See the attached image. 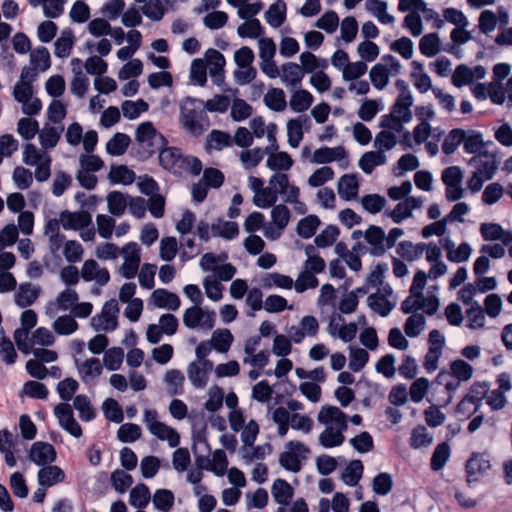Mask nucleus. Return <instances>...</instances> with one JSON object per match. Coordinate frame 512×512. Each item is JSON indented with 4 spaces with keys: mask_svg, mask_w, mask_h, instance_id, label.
I'll return each instance as SVG.
<instances>
[{
    "mask_svg": "<svg viewBox=\"0 0 512 512\" xmlns=\"http://www.w3.org/2000/svg\"><path fill=\"white\" fill-rule=\"evenodd\" d=\"M203 60L211 77L216 78V82L219 84L222 81L223 69L226 63L223 54L211 48L205 52Z\"/></svg>",
    "mask_w": 512,
    "mask_h": 512,
    "instance_id": "c85d7f7f",
    "label": "nucleus"
},
{
    "mask_svg": "<svg viewBox=\"0 0 512 512\" xmlns=\"http://www.w3.org/2000/svg\"><path fill=\"white\" fill-rule=\"evenodd\" d=\"M63 129L45 124L38 132V139L43 150H51L58 144Z\"/></svg>",
    "mask_w": 512,
    "mask_h": 512,
    "instance_id": "79ce46f5",
    "label": "nucleus"
},
{
    "mask_svg": "<svg viewBox=\"0 0 512 512\" xmlns=\"http://www.w3.org/2000/svg\"><path fill=\"white\" fill-rule=\"evenodd\" d=\"M233 340L234 337L229 329L219 328L212 333L210 342L213 349L220 353H226L230 349Z\"/></svg>",
    "mask_w": 512,
    "mask_h": 512,
    "instance_id": "5fc2aeb1",
    "label": "nucleus"
},
{
    "mask_svg": "<svg viewBox=\"0 0 512 512\" xmlns=\"http://www.w3.org/2000/svg\"><path fill=\"white\" fill-rule=\"evenodd\" d=\"M403 329L407 337H419L426 329L425 316L422 313H413L405 320Z\"/></svg>",
    "mask_w": 512,
    "mask_h": 512,
    "instance_id": "de8ad7c7",
    "label": "nucleus"
},
{
    "mask_svg": "<svg viewBox=\"0 0 512 512\" xmlns=\"http://www.w3.org/2000/svg\"><path fill=\"white\" fill-rule=\"evenodd\" d=\"M64 479L65 472L56 465H46L37 473L38 484L44 488H48L61 483L64 481Z\"/></svg>",
    "mask_w": 512,
    "mask_h": 512,
    "instance_id": "7c9ffc66",
    "label": "nucleus"
},
{
    "mask_svg": "<svg viewBox=\"0 0 512 512\" xmlns=\"http://www.w3.org/2000/svg\"><path fill=\"white\" fill-rule=\"evenodd\" d=\"M304 251L306 255L304 270L312 274L322 273L326 268V263L319 255L317 248L314 245H307Z\"/></svg>",
    "mask_w": 512,
    "mask_h": 512,
    "instance_id": "a18cd8bd",
    "label": "nucleus"
},
{
    "mask_svg": "<svg viewBox=\"0 0 512 512\" xmlns=\"http://www.w3.org/2000/svg\"><path fill=\"white\" fill-rule=\"evenodd\" d=\"M212 370L213 362L192 361L187 367V376L194 388L202 389L208 384Z\"/></svg>",
    "mask_w": 512,
    "mask_h": 512,
    "instance_id": "6ab92c4d",
    "label": "nucleus"
},
{
    "mask_svg": "<svg viewBox=\"0 0 512 512\" xmlns=\"http://www.w3.org/2000/svg\"><path fill=\"white\" fill-rule=\"evenodd\" d=\"M304 71L299 64L286 62L281 65V81L287 87H294L300 84L304 78Z\"/></svg>",
    "mask_w": 512,
    "mask_h": 512,
    "instance_id": "ea45409f",
    "label": "nucleus"
},
{
    "mask_svg": "<svg viewBox=\"0 0 512 512\" xmlns=\"http://www.w3.org/2000/svg\"><path fill=\"white\" fill-rule=\"evenodd\" d=\"M149 304L157 308L175 311L180 307V299L175 293L159 288L151 293Z\"/></svg>",
    "mask_w": 512,
    "mask_h": 512,
    "instance_id": "bb28decb",
    "label": "nucleus"
},
{
    "mask_svg": "<svg viewBox=\"0 0 512 512\" xmlns=\"http://www.w3.org/2000/svg\"><path fill=\"white\" fill-rule=\"evenodd\" d=\"M34 81L35 79L30 78V70L22 69L13 88V97L21 104V111L27 116L37 115L42 109L41 100L35 96Z\"/></svg>",
    "mask_w": 512,
    "mask_h": 512,
    "instance_id": "f03ea898",
    "label": "nucleus"
},
{
    "mask_svg": "<svg viewBox=\"0 0 512 512\" xmlns=\"http://www.w3.org/2000/svg\"><path fill=\"white\" fill-rule=\"evenodd\" d=\"M363 235L367 251L373 256H382L388 250L387 238L385 231L375 225L369 226L363 233L354 231L353 238Z\"/></svg>",
    "mask_w": 512,
    "mask_h": 512,
    "instance_id": "9b49d317",
    "label": "nucleus"
},
{
    "mask_svg": "<svg viewBox=\"0 0 512 512\" xmlns=\"http://www.w3.org/2000/svg\"><path fill=\"white\" fill-rule=\"evenodd\" d=\"M123 263L118 267L117 273L124 279L134 278L141 264V248L136 242H128L120 249Z\"/></svg>",
    "mask_w": 512,
    "mask_h": 512,
    "instance_id": "0eeeda50",
    "label": "nucleus"
},
{
    "mask_svg": "<svg viewBox=\"0 0 512 512\" xmlns=\"http://www.w3.org/2000/svg\"><path fill=\"white\" fill-rule=\"evenodd\" d=\"M398 9L401 12H406L407 10H416L419 15H423L426 21H432L438 14L435 10L429 8L424 0H404L399 2Z\"/></svg>",
    "mask_w": 512,
    "mask_h": 512,
    "instance_id": "3c124183",
    "label": "nucleus"
},
{
    "mask_svg": "<svg viewBox=\"0 0 512 512\" xmlns=\"http://www.w3.org/2000/svg\"><path fill=\"white\" fill-rule=\"evenodd\" d=\"M387 162V156L382 151H367L359 159V168L365 174H371L378 166H382Z\"/></svg>",
    "mask_w": 512,
    "mask_h": 512,
    "instance_id": "a19ab883",
    "label": "nucleus"
},
{
    "mask_svg": "<svg viewBox=\"0 0 512 512\" xmlns=\"http://www.w3.org/2000/svg\"><path fill=\"white\" fill-rule=\"evenodd\" d=\"M413 72L411 78L414 86L421 92L426 93L432 88V83L429 75L425 72L423 64L413 61Z\"/></svg>",
    "mask_w": 512,
    "mask_h": 512,
    "instance_id": "052dcab7",
    "label": "nucleus"
},
{
    "mask_svg": "<svg viewBox=\"0 0 512 512\" xmlns=\"http://www.w3.org/2000/svg\"><path fill=\"white\" fill-rule=\"evenodd\" d=\"M129 196L119 191H112L107 195L108 211L114 216H122L128 206Z\"/></svg>",
    "mask_w": 512,
    "mask_h": 512,
    "instance_id": "bf43d9fd",
    "label": "nucleus"
},
{
    "mask_svg": "<svg viewBox=\"0 0 512 512\" xmlns=\"http://www.w3.org/2000/svg\"><path fill=\"white\" fill-rule=\"evenodd\" d=\"M441 180L445 185V198L449 202H456L464 197L463 171L459 166H450L442 171Z\"/></svg>",
    "mask_w": 512,
    "mask_h": 512,
    "instance_id": "1a4fd4ad",
    "label": "nucleus"
},
{
    "mask_svg": "<svg viewBox=\"0 0 512 512\" xmlns=\"http://www.w3.org/2000/svg\"><path fill=\"white\" fill-rule=\"evenodd\" d=\"M286 4L282 0L271 4L264 14L266 22L273 28H279L286 20Z\"/></svg>",
    "mask_w": 512,
    "mask_h": 512,
    "instance_id": "49530a36",
    "label": "nucleus"
},
{
    "mask_svg": "<svg viewBox=\"0 0 512 512\" xmlns=\"http://www.w3.org/2000/svg\"><path fill=\"white\" fill-rule=\"evenodd\" d=\"M184 381V374L177 369H170L164 375L167 392L171 396L182 394Z\"/></svg>",
    "mask_w": 512,
    "mask_h": 512,
    "instance_id": "4d7b16f0",
    "label": "nucleus"
},
{
    "mask_svg": "<svg viewBox=\"0 0 512 512\" xmlns=\"http://www.w3.org/2000/svg\"><path fill=\"white\" fill-rule=\"evenodd\" d=\"M317 421L324 426L318 436V443L325 449L341 446L345 441L348 416L337 406L323 405L317 414Z\"/></svg>",
    "mask_w": 512,
    "mask_h": 512,
    "instance_id": "f257e3e1",
    "label": "nucleus"
},
{
    "mask_svg": "<svg viewBox=\"0 0 512 512\" xmlns=\"http://www.w3.org/2000/svg\"><path fill=\"white\" fill-rule=\"evenodd\" d=\"M271 494L280 507H285L290 504L294 496V488L287 481L276 479L271 486Z\"/></svg>",
    "mask_w": 512,
    "mask_h": 512,
    "instance_id": "e433bc0d",
    "label": "nucleus"
},
{
    "mask_svg": "<svg viewBox=\"0 0 512 512\" xmlns=\"http://www.w3.org/2000/svg\"><path fill=\"white\" fill-rule=\"evenodd\" d=\"M215 312L194 305L185 310L183 323L189 329L211 330L215 324Z\"/></svg>",
    "mask_w": 512,
    "mask_h": 512,
    "instance_id": "9d476101",
    "label": "nucleus"
},
{
    "mask_svg": "<svg viewBox=\"0 0 512 512\" xmlns=\"http://www.w3.org/2000/svg\"><path fill=\"white\" fill-rule=\"evenodd\" d=\"M265 153L267 155L266 167L274 173H287L294 165V160L291 155L285 151L279 150L277 141L269 144L265 148Z\"/></svg>",
    "mask_w": 512,
    "mask_h": 512,
    "instance_id": "f8f14e48",
    "label": "nucleus"
},
{
    "mask_svg": "<svg viewBox=\"0 0 512 512\" xmlns=\"http://www.w3.org/2000/svg\"><path fill=\"white\" fill-rule=\"evenodd\" d=\"M59 215L61 217V226L64 230L78 231L92 224V216L85 210L76 212L64 210Z\"/></svg>",
    "mask_w": 512,
    "mask_h": 512,
    "instance_id": "4be33fe9",
    "label": "nucleus"
},
{
    "mask_svg": "<svg viewBox=\"0 0 512 512\" xmlns=\"http://www.w3.org/2000/svg\"><path fill=\"white\" fill-rule=\"evenodd\" d=\"M119 306L115 299L105 302L101 312L93 316L90 326L97 332H112L118 326Z\"/></svg>",
    "mask_w": 512,
    "mask_h": 512,
    "instance_id": "6e6552de",
    "label": "nucleus"
},
{
    "mask_svg": "<svg viewBox=\"0 0 512 512\" xmlns=\"http://www.w3.org/2000/svg\"><path fill=\"white\" fill-rule=\"evenodd\" d=\"M233 145L232 136L225 131L212 130L207 136V146L210 149L221 151Z\"/></svg>",
    "mask_w": 512,
    "mask_h": 512,
    "instance_id": "69168bd1",
    "label": "nucleus"
},
{
    "mask_svg": "<svg viewBox=\"0 0 512 512\" xmlns=\"http://www.w3.org/2000/svg\"><path fill=\"white\" fill-rule=\"evenodd\" d=\"M75 37L71 30H63L54 42V53L58 58H67L71 54Z\"/></svg>",
    "mask_w": 512,
    "mask_h": 512,
    "instance_id": "09e8293b",
    "label": "nucleus"
},
{
    "mask_svg": "<svg viewBox=\"0 0 512 512\" xmlns=\"http://www.w3.org/2000/svg\"><path fill=\"white\" fill-rule=\"evenodd\" d=\"M75 365L80 379L85 384L95 382L103 373V365L101 361L95 357L85 360L76 359Z\"/></svg>",
    "mask_w": 512,
    "mask_h": 512,
    "instance_id": "a211bd4d",
    "label": "nucleus"
},
{
    "mask_svg": "<svg viewBox=\"0 0 512 512\" xmlns=\"http://www.w3.org/2000/svg\"><path fill=\"white\" fill-rule=\"evenodd\" d=\"M419 50L426 57H435L442 50V41L436 32H430L423 35L419 40Z\"/></svg>",
    "mask_w": 512,
    "mask_h": 512,
    "instance_id": "58836bf2",
    "label": "nucleus"
},
{
    "mask_svg": "<svg viewBox=\"0 0 512 512\" xmlns=\"http://www.w3.org/2000/svg\"><path fill=\"white\" fill-rule=\"evenodd\" d=\"M314 102L313 95L305 89L295 90L289 99L290 109L296 113L307 111Z\"/></svg>",
    "mask_w": 512,
    "mask_h": 512,
    "instance_id": "c03bdc74",
    "label": "nucleus"
},
{
    "mask_svg": "<svg viewBox=\"0 0 512 512\" xmlns=\"http://www.w3.org/2000/svg\"><path fill=\"white\" fill-rule=\"evenodd\" d=\"M265 154V149L260 147L245 148L239 152V160L246 170H251L261 163Z\"/></svg>",
    "mask_w": 512,
    "mask_h": 512,
    "instance_id": "864d4df0",
    "label": "nucleus"
},
{
    "mask_svg": "<svg viewBox=\"0 0 512 512\" xmlns=\"http://www.w3.org/2000/svg\"><path fill=\"white\" fill-rule=\"evenodd\" d=\"M56 451L53 445L37 441L31 445L29 459L38 466H46L56 460Z\"/></svg>",
    "mask_w": 512,
    "mask_h": 512,
    "instance_id": "393cba45",
    "label": "nucleus"
},
{
    "mask_svg": "<svg viewBox=\"0 0 512 512\" xmlns=\"http://www.w3.org/2000/svg\"><path fill=\"white\" fill-rule=\"evenodd\" d=\"M392 295V288L385 284L378 292L367 297V305L380 316H387L396 306V302L390 299Z\"/></svg>",
    "mask_w": 512,
    "mask_h": 512,
    "instance_id": "ddd939ff",
    "label": "nucleus"
},
{
    "mask_svg": "<svg viewBox=\"0 0 512 512\" xmlns=\"http://www.w3.org/2000/svg\"><path fill=\"white\" fill-rule=\"evenodd\" d=\"M260 283L265 289H273L278 288L281 290H291L294 285V280L285 274H281L279 272H271L264 274Z\"/></svg>",
    "mask_w": 512,
    "mask_h": 512,
    "instance_id": "f704fd0d",
    "label": "nucleus"
},
{
    "mask_svg": "<svg viewBox=\"0 0 512 512\" xmlns=\"http://www.w3.org/2000/svg\"><path fill=\"white\" fill-rule=\"evenodd\" d=\"M264 104L272 111L282 112L287 107L286 95L282 88H269L263 97Z\"/></svg>",
    "mask_w": 512,
    "mask_h": 512,
    "instance_id": "37998d69",
    "label": "nucleus"
},
{
    "mask_svg": "<svg viewBox=\"0 0 512 512\" xmlns=\"http://www.w3.org/2000/svg\"><path fill=\"white\" fill-rule=\"evenodd\" d=\"M195 103L196 100L192 98H186L182 102L180 108V122L189 134L199 136L204 132V127L197 119Z\"/></svg>",
    "mask_w": 512,
    "mask_h": 512,
    "instance_id": "2eb2a0df",
    "label": "nucleus"
},
{
    "mask_svg": "<svg viewBox=\"0 0 512 512\" xmlns=\"http://www.w3.org/2000/svg\"><path fill=\"white\" fill-rule=\"evenodd\" d=\"M365 8L382 24H393L395 22L394 16L387 12V3L384 1L367 0Z\"/></svg>",
    "mask_w": 512,
    "mask_h": 512,
    "instance_id": "8fccbe9b",
    "label": "nucleus"
},
{
    "mask_svg": "<svg viewBox=\"0 0 512 512\" xmlns=\"http://www.w3.org/2000/svg\"><path fill=\"white\" fill-rule=\"evenodd\" d=\"M41 288L31 283H22L14 293V302L20 308L31 306L39 297Z\"/></svg>",
    "mask_w": 512,
    "mask_h": 512,
    "instance_id": "cd10ccee",
    "label": "nucleus"
},
{
    "mask_svg": "<svg viewBox=\"0 0 512 512\" xmlns=\"http://www.w3.org/2000/svg\"><path fill=\"white\" fill-rule=\"evenodd\" d=\"M136 140L146 148L149 153H154L156 149H160L164 143V138L154 128L151 122L140 124L136 130Z\"/></svg>",
    "mask_w": 512,
    "mask_h": 512,
    "instance_id": "dca6fc26",
    "label": "nucleus"
},
{
    "mask_svg": "<svg viewBox=\"0 0 512 512\" xmlns=\"http://www.w3.org/2000/svg\"><path fill=\"white\" fill-rule=\"evenodd\" d=\"M54 414L58 419L59 425L69 434L76 438H79L82 435V429L74 419L72 406L70 404H57L54 407Z\"/></svg>",
    "mask_w": 512,
    "mask_h": 512,
    "instance_id": "f3484780",
    "label": "nucleus"
},
{
    "mask_svg": "<svg viewBox=\"0 0 512 512\" xmlns=\"http://www.w3.org/2000/svg\"><path fill=\"white\" fill-rule=\"evenodd\" d=\"M426 248V243L414 244L410 241H403L397 247V254L407 261H415L421 257Z\"/></svg>",
    "mask_w": 512,
    "mask_h": 512,
    "instance_id": "e2e57ef3",
    "label": "nucleus"
},
{
    "mask_svg": "<svg viewBox=\"0 0 512 512\" xmlns=\"http://www.w3.org/2000/svg\"><path fill=\"white\" fill-rule=\"evenodd\" d=\"M135 173L126 165L111 166L108 179L114 184L129 185L134 182Z\"/></svg>",
    "mask_w": 512,
    "mask_h": 512,
    "instance_id": "680f3d73",
    "label": "nucleus"
},
{
    "mask_svg": "<svg viewBox=\"0 0 512 512\" xmlns=\"http://www.w3.org/2000/svg\"><path fill=\"white\" fill-rule=\"evenodd\" d=\"M400 70V63L393 56H386L382 62L370 69L369 78L375 89L383 90L388 85L390 77L398 75Z\"/></svg>",
    "mask_w": 512,
    "mask_h": 512,
    "instance_id": "39448f33",
    "label": "nucleus"
},
{
    "mask_svg": "<svg viewBox=\"0 0 512 512\" xmlns=\"http://www.w3.org/2000/svg\"><path fill=\"white\" fill-rule=\"evenodd\" d=\"M479 232L483 240L487 242L500 241L504 245H509L512 242V231L504 229L495 222L481 223Z\"/></svg>",
    "mask_w": 512,
    "mask_h": 512,
    "instance_id": "5701e85b",
    "label": "nucleus"
},
{
    "mask_svg": "<svg viewBox=\"0 0 512 512\" xmlns=\"http://www.w3.org/2000/svg\"><path fill=\"white\" fill-rule=\"evenodd\" d=\"M413 96L409 88L403 87L398 95L396 102L392 106L391 112L393 117L404 122L408 123L411 121L413 115L411 111V106L413 105Z\"/></svg>",
    "mask_w": 512,
    "mask_h": 512,
    "instance_id": "aec40b11",
    "label": "nucleus"
},
{
    "mask_svg": "<svg viewBox=\"0 0 512 512\" xmlns=\"http://www.w3.org/2000/svg\"><path fill=\"white\" fill-rule=\"evenodd\" d=\"M307 116L290 119L287 122L288 143L292 148H297L303 139V127L309 125Z\"/></svg>",
    "mask_w": 512,
    "mask_h": 512,
    "instance_id": "4c0bfd02",
    "label": "nucleus"
},
{
    "mask_svg": "<svg viewBox=\"0 0 512 512\" xmlns=\"http://www.w3.org/2000/svg\"><path fill=\"white\" fill-rule=\"evenodd\" d=\"M81 277L86 282L95 281L100 286H104L110 281L109 271L101 267L94 259L84 261L81 267Z\"/></svg>",
    "mask_w": 512,
    "mask_h": 512,
    "instance_id": "b1692460",
    "label": "nucleus"
},
{
    "mask_svg": "<svg viewBox=\"0 0 512 512\" xmlns=\"http://www.w3.org/2000/svg\"><path fill=\"white\" fill-rule=\"evenodd\" d=\"M442 135L443 131L440 128H432L429 122H419L413 129L414 141L417 144L426 142L429 137L439 141Z\"/></svg>",
    "mask_w": 512,
    "mask_h": 512,
    "instance_id": "13d9d810",
    "label": "nucleus"
},
{
    "mask_svg": "<svg viewBox=\"0 0 512 512\" xmlns=\"http://www.w3.org/2000/svg\"><path fill=\"white\" fill-rule=\"evenodd\" d=\"M159 163L164 169L175 174L189 171L193 175H198L202 170V163L199 159L184 156L176 147H160Z\"/></svg>",
    "mask_w": 512,
    "mask_h": 512,
    "instance_id": "7ed1b4c3",
    "label": "nucleus"
},
{
    "mask_svg": "<svg viewBox=\"0 0 512 512\" xmlns=\"http://www.w3.org/2000/svg\"><path fill=\"white\" fill-rule=\"evenodd\" d=\"M131 139L124 133H116L106 144V151L112 156L123 155L128 149Z\"/></svg>",
    "mask_w": 512,
    "mask_h": 512,
    "instance_id": "338daca9",
    "label": "nucleus"
},
{
    "mask_svg": "<svg viewBox=\"0 0 512 512\" xmlns=\"http://www.w3.org/2000/svg\"><path fill=\"white\" fill-rule=\"evenodd\" d=\"M346 157L344 147H322L314 151L310 161L315 164H326L333 161L342 160Z\"/></svg>",
    "mask_w": 512,
    "mask_h": 512,
    "instance_id": "c9c22d12",
    "label": "nucleus"
},
{
    "mask_svg": "<svg viewBox=\"0 0 512 512\" xmlns=\"http://www.w3.org/2000/svg\"><path fill=\"white\" fill-rule=\"evenodd\" d=\"M359 190L358 178L355 174L341 176L337 183V191L341 199L351 201L357 198Z\"/></svg>",
    "mask_w": 512,
    "mask_h": 512,
    "instance_id": "2f4dec72",
    "label": "nucleus"
},
{
    "mask_svg": "<svg viewBox=\"0 0 512 512\" xmlns=\"http://www.w3.org/2000/svg\"><path fill=\"white\" fill-rule=\"evenodd\" d=\"M485 312L478 302L472 303L466 311L467 327L472 330H478L485 327L486 318Z\"/></svg>",
    "mask_w": 512,
    "mask_h": 512,
    "instance_id": "774afa93",
    "label": "nucleus"
},
{
    "mask_svg": "<svg viewBox=\"0 0 512 512\" xmlns=\"http://www.w3.org/2000/svg\"><path fill=\"white\" fill-rule=\"evenodd\" d=\"M491 467L490 460L484 454H474L466 464L468 481L477 480Z\"/></svg>",
    "mask_w": 512,
    "mask_h": 512,
    "instance_id": "72a5a7b5",
    "label": "nucleus"
},
{
    "mask_svg": "<svg viewBox=\"0 0 512 512\" xmlns=\"http://www.w3.org/2000/svg\"><path fill=\"white\" fill-rule=\"evenodd\" d=\"M211 233L214 237L230 240L238 235L239 228L235 222L217 219L211 225Z\"/></svg>",
    "mask_w": 512,
    "mask_h": 512,
    "instance_id": "603ef678",
    "label": "nucleus"
},
{
    "mask_svg": "<svg viewBox=\"0 0 512 512\" xmlns=\"http://www.w3.org/2000/svg\"><path fill=\"white\" fill-rule=\"evenodd\" d=\"M264 28L256 18L245 20L237 28V34L241 38L259 39L263 36Z\"/></svg>",
    "mask_w": 512,
    "mask_h": 512,
    "instance_id": "0e129e2a",
    "label": "nucleus"
},
{
    "mask_svg": "<svg viewBox=\"0 0 512 512\" xmlns=\"http://www.w3.org/2000/svg\"><path fill=\"white\" fill-rule=\"evenodd\" d=\"M510 17L507 10L499 7L496 12L492 10H483L478 17V29L482 34H490L493 32L497 25L507 26Z\"/></svg>",
    "mask_w": 512,
    "mask_h": 512,
    "instance_id": "4468645a",
    "label": "nucleus"
},
{
    "mask_svg": "<svg viewBox=\"0 0 512 512\" xmlns=\"http://www.w3.org/2000/svg\"><path fill=\"white\" fill-rule=\"evenodd\" d=\"M16 445L17 440L9 430L0 431V453L4 455L5 463L9 467H14L17 463L15 457Z\"/></svg>",
    "mask_w": 512,
    "mask_h": 512,
    "instance_id": "473e14b6",
    "label": "nucleus"
},
{
    "mask_svg": "<svg viewBox=\"0 0 512 512\" xmlns=\"http://www.w3.org/2000/svg\"><path fill=\"white\" fill-rule=\"evenodd\" d=\"M150 433L161 441H167L171 448L177 447L180 443L179 433L174 428L163 422L156 426L154 425L153 429L150 430Z\"/></svg>",
    "mask_w": 512,
    "mask_h": 512,
    "instance_id": "6e6d98bb",
    "label": "nucleus"
},
{
    "mask_svg": "<svg viewBox=\"0 0 512 512\" xmlns=\"http://www.w3.org/2000/svg\"><path fill=\"white\" fill-rule=\"evenodd\" d=\"M22 155L25 165L35 167L34 177L38 182H45L50 178L52 159L46 150L27 143L23 147Z\"/></svg>",
    "mask_w": 512,
    "mask_h": 512,
    "instance_id": "20e7f679",
    "label": "nucleus"
},
{
    "mask_svg": "<svg viewBox=\"0 0 512 512\" xmlns=\"http://www.w3.org/2000/svg\"><path fill=\"white\" fill-rule=\"evenodd\" d=\"M30 66L22 69L30 70V78L36 79L39 72L47 71L51 66L50 53L45 47H37L30 51Z\"/></svg>",
    "mask_w": 512,
    "mask_h": 512,
    "instance_id": "a878e982",
    "label": "nucleus"
},
{
    "mask_svg": "<svg viewBox=\"0 0 512 512\" xmlns=\"http://www.w3.org/2000/svg\"><path fill=\"white\" fill-rule=\"evenodd\" d=\"M469 165L484 179L490 180L497 171L498 163L495 155L484 152L475 155L469 160Z\"/></svg>",
    "mask_w": 512,
    "mask_h": 512,
    "instance_id": "412c9836",
    "label": "nucleus"
},
{
    "mask_svg": "<svg viewBox=\"0 0 512 512\" xmlns=\"http://www.w3.org/2000/svg\"><path fill=\"white\" fill-rule=\"evenodd\" d=\"M250 133L253 134L254 138H262L266 135L269 144L277 141L276 130L277 126L274 123L266 124L265 120L261 116L254 117L249 122Z\"/></svg>",
    "mask_w": 512,
    "mask_h": 512,
    "instance_id": "c756f323",
    "label": "nucleus"
},
{
    "mask_svg": "<svg viewBox=\"0 0 512 512\" xmlns=\"http://www.w3.org/2000/svg\"><path fill=\"white\" fill-rule=\"evenodd\" d=\"M310 453V449L298 440L289 441L285 445V451L279 456L280 465L288 471L299 472L302 461Z\"/></svg>",
    "mask_w": 512,
    "mask_h": 512,
    "instance_id": "423d86ee",
    "label": "nucleus"
}]
</instances>
